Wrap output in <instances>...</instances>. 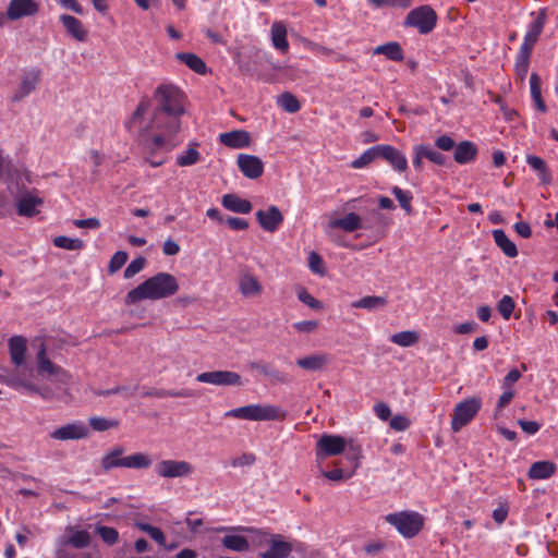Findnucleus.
<instances>
[{
	"instance_id": "nucleus-1",
	"label": "nucleus",
	"mask_w": 558,
	"mask_h": 558,
	"mask_svg": "<svg viewBox=\"0 0 558 558\" xmlns=\"http://www.w3.org/2000/svg\"><path fill=\"white\" fill-rule=\"evenodd\" d=\"M157 105L151 118L153 128H166L167 132L178 133L180 118L184 113V93L174 84H160L154 93Z\"/></svg>"
},
{
	"instance_id": "nucleus-2",
	"label": "nucleus",
	"mask_w": 558,
	"mask_h": 558,
	"mask_svg": "<svg viewBox=\"0 0 558 558\" xmlns=\"http://www.w3.org/2000/svg\"><path fill=\"white\" fill-rule=\"evenodd\" d=\"M178 291L179 283L174 276L168 272H158L129 291L125 303L132 305L143 300L166 299L174 295Z\"/></svg>"
},
{
	"instance_id": "nucleus-3",
	"label": "nucleus",
	"mask_w": 558,
	"mask_h": 558,
	"mask_svg": "<svg viewBox=\"0 0 558 558\" xmlns=\"http://www.w3.org/2000/svg\"><path fill=\"white\" fill-rule=\"evenodd\" d=\"M124 451L125 450L122 446H116L106 452L100 461L104 472H109L116 468L144 470L148 469L153 464V460L147 453L136 452L123 457Z\"/></svg>"
},
{
	"instance_id": "nucleus-4",
	"label": "nucleus",
	"mask_w": 558,
	"mask_h": 558,
	"mask_svg": "<svg viewBox=\"0 0 558 558\" xmlns=\"http://www.w3.org/2000/svg\"><path fill=\"white\" fill-rule=\"evenodd\" d=\"M225 415L247 421H280L286 418L287 412L272 404H248L231 409Z\"/></svg>"
},
{
	"instance_id": "nucleus-5",
	"label": "nucleus",
	"mask_w": 558,
	"mask_h": 558,
	"mask_svg": "<svg viewBox=\"0 0 558 558\" xmlns=\"http://www.w3.org/2000/svg\"><path fill=\"white\" fill-rule=\"evenodd\" d=\"M385 520L387 523L395 526L405 538L416 536L424 526V517L421 513L411 510L389 513L385 517Z\"/></svg>"
},
{
	"instance_id": "nucleus-6",
	"label": "nucleus",
	"mask_w": 558,
	"mask_h": 558,
	"mask_svg": "<svg viewBox=\"0 0 558 558\" xmlns=\"http://www.w3.org/2000/svg\"><path fill=\"white\" fill-rule=\"evenodd\" d=\"M482 408V399L472 397L458 402L453 409L451 417V429L454 433L460 432L464 426L470 424L477 415Z\"/></svg>"
},
{
	"instance_id": "nucleus-7",
	"label": "nucleus",
	"mask_w": 558,
	"mask_h": 558,
	"mask_svg": "<svg viewBox=\"0 0 558 558\" xmlns=\"http://www.w3.org/2000/svg\"><path fill=\"white\" fill-rule=\"evenodd\" d=\"M437 24V14L429 5L412 9L404 20V25L414 27L420 34H429Z\"/></svg>"
},
{
	"instance_id": "nucleus-8",
	"label": "nucleus",
	"mask_w": 558,
	"mask_h": 558,
	"mask_svg": "<svg viewBox=\"0 0 558 558\" xmlns=\"http://www.w3.org/2000/svg\"><path fill=\"white\" fill-rule=\"evenodd\" d=\"M347 448L345 438L340 435L323 434L316 442L315 457L323 461L328 457H336L344 452Z\"/></svg>"
},
{
	"instance_id": "nucleus-9",
	"label": "nucleus",
	"mask_w": 558,
	"mask_h": 558,
	"mask_svg": "<svg viewBox=\"0 0 558 558\" xmlns=\"http://www.w3.org/2000/svg\"><path fill=\"white\" fill-rule=\"evenodd\" d=\"M531 16H533L534 19L527 25L520 49L532 52L546 24V9H539L537 13L532 12Z\"/></svg>"
},
{
	"instance_id": "nucleus-10",
	"label": "nucleus",
	"mask_w": 558,
	"mask_h": 558,
	"mask_svg": "<svg viewBox=\"0 0 558 558\" xmlns=\"http://www.w3.org/2000/svg\"><path fill=\"white\" fill-rule=\"evenodd\" d=\"M37 372L39 375L46 374L63 384L68 383L71 378L69 372L47 357L46 345L44 343L40 344L37 352Z\"/></svg>"
},
{
	"instance_id": "nucleus-11",
	"label": "nucleus",
	"mask_w": 558,
	"mask_h": 558,
	"mask_svg": "<svg viewBox=\"0 0 558 558\" xmlns=\"http://www.w3.org/2000/svg\"><path fill=\"white\" fill-rule=\"evenodd\" d=\"M155 472L163 478L185 477L193 473V466L183 460H161L156 464Z\"/></svg>"
},
{
	"instance_id": "nucleus-12",
	"label": "nucleus",
	"mask_w": 558,
	"mask_h": 558,
	"mask_svg": "<svg viewBox=\"0 0 558 558\" xmlns=\"http://www.w3.org/2000/svg\"><path fill=\"white\" fill-rule=\"evenodd\" d=\"M196 380L215 386H241V376L232 371L204 372L197 375Z\"/></svg>"
},
{
	"instance_id": "nucleus-13",
	"label": "nucleus",
	"mask_w": 558,
	"mask_h": 558,
	"mask_svg": "<svg viewBox=\"0 0 558 558\" xmlns=\"http://www.w3.org/2000/svg\"><path fill=\"white\" fill-rule=\"evenodd\" d=\"M89 428L82 421H74L66 425L60 426L50 433V437L56 440H78L87 438Z\"/></svg>"
},
{
	"instance_id": "nucleus-14",
	"label": "nucleus",
	"mask_w": 558,
	"mask_h": 558,
	"mask_svg": "<svg viewBox=\"0 0 558 558\" xmlns=\"http://www.w3.org/2000/svg\"><path fill=\"white\" fill-rule=\"evenodd\" d=\"M39 12V3L35 0H10L7 9V17L17 21L23 17L34 16Z\"/></svg>"
},
{
	"instance_id": "nucleus-15",
	"label": "nucleus",
	"mask_w": 558,
	"mask_h": 558,
	"mask_svg": "<svg viewBox=\"0 0 558 558\" xmlns=\"http://www.w3.org/2000/svg\"><path fill=\"white\" fill-rule=\"evenodd\" d=\"M44 199L36 195L35 191H24L16 199V213L21 217H34L39 210L38 207L43 206Z\"/></svg>"
},
{
	"instance_id": "nucleus-16",
	"label": "nucleus",
	"mask_w": 558,
	"mask_h": 558,
	"mask_svg": "<svg viewBox=\"0 0 558 558\" xmlns=\"http://www.w3.org/2000/svg\"><path fill=\"white\" fill-rule=\"evenodd\" d=\"M149 128L151 130L160 131V133L155 134L151 137H145V131H143L140 133L142 142L169 154L177 145L173 141L177 133L167 132L166 128H153L151 124Z\"/></svg>"
},
{
	"instance_id": "nucleus-17",
	"label": "nucleus",
	"mask_w": 558,
	"mask_h": 558,
	"mask_svg": "<svg viewBox=\"0 0 558 558\" xmlns=\"http://www.w3.org/2000/svg\"><path fill=\"white\" fill-rule=\"evenodd\" d=\"M41 80V71L33 68L24 72L17 92L13 95V101H20L33 93Z\"/></svg>"
},
{
	"instance_id": "nucleus-18",
	"label": "nucleus",
	"mask_w": 558,
	"mask_h": 558,
	"mask_svg": "<svg viewBox=\"0 0 558 558\" xmlns=\"http://www.w3.org/2000/svg\"><path fill=\"white\" fill-rule=\"evenodd\" d=\"M236 163L243 175L248 179H257L264 172L262 159L254 155L240 154Z\"/></svg>"
},
{
	"instance_id": "nucleus-19",
	"label": "nucleus",
	"mask_w": 558,
	"mask_h": 558,
	"mask_svg": "<svg viewBox=\"0 0 558 558\" xmlns=\"http://www.w3.org/2000/svg\"><path fill=\"white\" fill-rule=\"evenodd\" d=\"M256 219L262 229L267 232H275L283 222L281 211L275 205L269 206L266 210H258L256 213Z\"/></svg>"
},
{
	"instance_id": "nucleus-20",
	"label": "nucleus",
	"mask_w": 558,
	"mask_h": 558,
	"mask_svg": "<svg viewBox=\"0 0 558 558\" xmlns=\"http://www.w3.org/2000/svg\"><path fill=\"white\" fill-rule=\"evenodd\" d=\"M291 543L284 541L281 534L274 535L264 551L259 553L260 558H287L292 553Z\"/></svg>"
},
{
	"instance_id": "nucleus-21",
	"label": "nucleus",
	"mask_w": 558,
	"mask_h": 558,
	"mask_svg": "<svg viewBox=\"0 0 558 558\" xmlns=\"http://www.w3.org/2000/svg\"><path fill=\"white\" fill-rule=\"evenodd\" d=\"M380 158L389 162L398 172H404L408 169L405 155L391 145H380Z\"/></svg>"
},
{
	"instance_id": "nucleus-22",
	"label": "nucleus",
	"mask_w": 558,
	"mask_h": 558,
	"mask_svg": "<svg viewBox=\"0 0 558 558\" xmlns=\"http://www.w3.org/2000/svg\"><path fill=\"white\" fill-rule=\"evenodd\" d=\"M239 292L244 298H256L263 293V286L252 272H243L239 278Z\"/></svg>"
},
{
	"instance_id": "nucleus-23",
	"label": "nucleus",
	"mask_w": 558,
	"mask_h": 558,
	"mask_svg": "<svg viewBox=\"0 0 558 558\" xmlns=\"http://www.w3.org/2000/svg\"><path fill=\"white\" fill-rule=\"evenodd\" d=\"M219 142L230 148H245L251 144V136L244 130H234L219 134Z\"/></svg>"
},
{
	"instance_id": "nucleus-24",
	"label": "nucleus",
	"mask_w": 558,
	"mask_h": 558,
	"mask_svg": "<svg viewBox=\"0 0 558 558\" xmlns=\"http://www.w3.org/2000/svg\"><path fill=\"white\" fill-rule=\"evenodd\" d=\"M150 108V100L147 97H144L138 102L136 109L132 113L130 120L125 122V128L130 132H137L141 133L142 131V124L144 122V117L148 112Z\"/></svg>"
},
{
	"instance_id": "nucleus-25",
	"label": "nucleus",
	"mask_w": 558,
	"mask_h": 558,
	"mask_svg": "<svg viewBox=\"0 0 558 558\" xmlns=\"http://www.w3.org/2000/svg\"><path fill=\"white\" fill-rule=\"evenodd\" d=\"M478 154L477 146L471 141H462L457 144L453 159L459 165H466L473 161Z\"/></svg>"
},
{
	"instance_id": "nucleus-26",
	"label": "nucleus",
	"mask_w": 558,
	"mask_h": 558,
	"mask_svg": "<svg viewBox=\"0 0 558 558\" xmlns=\"http://www.w3.org/2000/svg\"><path fill=\"white\" fill-rule=\"evenodd\" d=\"M250 368L258 372L265 377L269 378L272 383L276 384H286L288 383L287 376L276 369L271 364L264 361H254L248 364Z\"/></svg>"
},
{
	"instance_id": "nucleus-27",
	"label": "nucleus",
	"mask_w": 558,
	"mask_h": 558,
	"mask_svg": "<svg viewBox=\"0 0 558 558\" xmlns=\"http://www.w3.org/2000/svg\"><path fill=\"white\" fill-rule=\"evenodd\" d=\"M27 340L23 336H13L9 339V352L14 365L21 366L25 363Z\"/></svg>"
},
{
	"instance_id": "nucleus-28",
	"label": "nucleus",
	"mask_w": 558,
	"mask_h": 558,
	"mask_svg": "<svg viewBox=\"0 0 558 558\" xmlns=\"http://www.w3.org/2000/svg\"><path fill=\"white\" fill-rule=\"evenodd\" d=\"M60 21L64 28L74 39L77 41H85L87 38V29L83 23L75 16L63 14L60 16Z\"/></svg>"
},
{
	"instance_id": "nucleus-29",
	"label": "nucleus",
	"mask_w": 558,
	"mask_h": 558,
	"mask_svg": "<svg viewBox=\"0 0 558 558\" xmlns=\"http://www.w3.org/2000/svg\"><path fill=\"white\" fill-rule=\"evenodd\" d=\"M221 204L226 209L236 214H248L253 208L250 201L241 198L236 194L232 193L223 195Z\"/></svg>"
},
{
	"instance_id": "nucleus-30",
	"label": "nucleus",
	"mask_w": 558,
	"mask_h": 558,
	"mask_svg": "<svg viewBox=\"0 0 558 558\" xmlns=\"http://www.w3.org/2000/svg\"><path fill=\"white\" fill-rule=\"evenodd\" d=\"M175 59L199 75H205L208 71L203 59L193 52H178Z\"/></svg>"
},
{
	"instance_id": "nucleus-31",
	"label": "nucleus",
	"mask_w": 558,
	"mask_h": 558,
	"mask_svg": "<svg viewBox=\"0 0 558 558\" xmlns=\"http://www.w3.org/2000/svg\"><path fill=\"white\" fill-rule=\"evenodd\" d=\"M330 228L341 229L345 232H354L362 229V219L356 213H349L342 218L329 222Z\"/></svg>"
},
{
	"instance_id": "nucleus-32",
	"label": "nucleus",
	"mask_w": 558,
	"mask_h": 558,
	"mask_svg": "<svg viewBox=\"0 0 558 558\" xmlns=\"http://www.w3.org/2000/svg\"><path fill=\"white\" fill-rule=\"evenodd\" d=\"M271 44L275 49L286 53L289 50V43L287 39V28L281 22H275L270 28Z\"/></svg>"
},
{
	"instance_id": "nucleus-33",
	"label": "nucleus",
	"mask_w": 558,
	"mask_h": 558,
	"mask_svg": "<svg viewBox=\"0 0 558 558\" xmlns=\"http://www.w3.org/2000/svg\"><path fill=\"white\" fill-rule=\"evenodd\" d=\"M493 238L496 245L507 257L513 258L518 256L517 245L507 236L502 229L493 230Z\"/></svg>"
},
{
	"instance_id": "nucleus-34",
	"label": "nucleus",
	"mask_w": 558,
	"mask_h": 558,
	"mask_svg": "<svg viewBox=\"0 0 558 558\" xmlns=\"http://www.w3.org/2000/svg\"><path fill=\"white\" fill-rule=\"evenodd\" d=\"M556 472L555 463L550 461L534 462L529 470V477L533 480H547Z\"/></svg>"
},
{
	"instance_id": "nucleus-35",
	"label": "nucleus",
	"mask_w": 558,
	"mask_h": 558,
	"mask_svg": "<svg viewBox=\"0 0 558 558\" xmlns=\"http://www.w3.org/2000/svg\"><path fill=\"white\" fill-rule=\"evenodd\" d=\"M142 148L144 153V160L147 162L150 167L157 168L166 163L168 157V153L155 148L144 142H142Z\"/></svg>"
},
{
	"instance_id": "nucleus-36",
	"label": "nucleus",
	"mask_w": 558,
	"mask_h": 558,
	"mask_svg": "<svg viewBox=\"0 0 558 558\" xmlns=\"http://www.w3.org/2000/svg\"><path fill=\"white\" fill-rule=\"evenodd\" d=\"M388 304V300L386 296L380 295H366L361 298L360 300L353 301L351 303V307L353 308H363L366 311H375L378 308H383Z\"/></svg>"
},
{
	"instance_id": "nucleus-37",
	"label": "nucleus",
	"mask_w": 558,
	"mask_h": 558,
	"mask_svg": "<svg viewBox=\"0 0 558 558\" xmlns=\"http://www.w3.org/2000/svg\"><path fill=\"white\" fill-rule=\"evenodd\" d=\"M526 163L537 172L538 179L543 184H549L551 182V173L546 162L538 156L527 155Z\"/></svg>"
},
{
	"instance_id": "nucleus-38",
	"label": "nucleus",
	"mask_w": 558,
	"mask_h": 558,
	"mask_svg": "<svg viewBox=\"0 0 558 558\" xmlns=\"http://www.w3.org/2000/svg\"><path fill=\"white\" fill-rule=\"evenodd\" d=\"M329 359L326 354H313L296 360V365L303 369L316 372L322 369Z\"/></svg>"
},
{
	"instance_id": "nucleus-39",
	"label": "nucleus",
	"mask_w": 558,
	"mask_h": 558,
	"mask_svg": "<svg viewBox=\"0 0 558 558\" xmlns=\"http://www.w3.org/2000/svg\"><path fill=\"white\" fill-rule=\"evenodd\" d=\"M232 530L246 531V532L251 533L253 545L257 548L265 547V549L267 548L268 544L270 543V541L272 539V537L275 535L268 531L255 529V527L238 526V527H232Z\"/></svg>"
},
{
	"instance_id": "nucleus-40",
	"label": "nucleus",
	"mask_w": 558,
	"mask_h": 558,
	"mask_svg": "<svg viewBox=\"0 0 558 558\" xmlns=\"http://www.w3.org/2000/svg\"><path fill=\"white\" fill-rule=\"evenodd\" d=\"M374 53L384 54L387 59L398 62L402 61L404 58L402 48L397 41H390L376 47Z\"/></svg>"
},
{
	"instance_id": "nucleus-41",
	"label": "nucleus",
	"mask_w": 558,
	"mask_h": 558,
	"mask_svg": "<svg viewBox=\"0 0 558 558\" xmlns=\"http://www.w3.org/2000/svg\"><path fill=\"white\" fill-rule=\"evenodd\" d=\"M2 383H4L7 386H9L10 388H12L16 391H25L28 393H39L40 392L39 387H37L36 385H34L31 381L23 380L15 375L5 376L2 379Z\"/></svg>"
},
{
	"instance_id": "nucleus-42",
	"label": "nucleus",
	"mask_w": 558,
	"mask_h": 558,
	"mask_svg": "<svg viewBox=\"0 0 558 558\" xmlns=\"http://www.w3.org/2000/svg\"><path fill=\"white\" fill-rule=\"evenodd\" d=\"M221 544L225 548L236 553H243L250 549L247 538L242 535H226L221 538Z\"/></svg>"
},
{
	"instance_id": "nucleus-43",
	"label": "nucleus",
	"mask_w": 558,
	"mask_h": 558,
	"mask_svg": "<svg viewBox=\"0 0 558 558\" xmlns=\"http://www.w3.org/2000/svg\"><path fill=\"white\" fill-rule=\"evenodd\" d=\"M530 88H531V97H532L537 110L541 112H545L547 110V108L542 98L541 77L535 72H533L530 76Z\"/></svg>"
},
{
	"instance_id": "nucleus-44",
	"label": "nucleus",
	"mask_w": 558,
	"mask_h": 558,
	"mask_svg": "<svg viewBox=\"0 0 558 558\" xmlns=\"http://www.w3.org/2000/svg\"><path fill=\"white\" fill-rule=\"evenodd\" d=\"M197 144L194 143L193 146H189L187 149L179 154L175 158V163L179 167H190L194 166L201 160V153L196 149Z\"/></svg>"
},
{
	"instance_id": "nucleus-45",
	"label": "nucleus",
	"mask_w": 558,
	"mask_h": 558,
	"mask_svg": "<svg viewBox=\"0 0 558 558\" xmlns=\"http://www.w3.org/2000/svg\"><path fill=\"white\" fill-rule=\"evenodd\" d=\"M377 158H380V145H375L366 149L359 158L351 162V167L354 169H362L367 167Z\"/></svg>"
},
{
	"instance_id": "nucleus-46",
	"label": "nucleus",
	"mask_w": 558,
	"mask_h": 558,
	"mask_svg": "<svg viewBox=\"0 0 558 558\" xmlns=\"http://www.w3.org/2000/svg\"><path fill=\"white\" fill-rule=\"evenodd\" d=\"M531 54V51L519 48L514 62V71L517 75L521 78V81L525 80L527 75Z\"/></svg>"
},
{
	"instance_id": "nucleus-47",
	"label": "nucleus",
	"mask_w": 558,
	"mask_h": 558,
	"mask_svg": "<svg viewBox=\"0 0 558 558\" xmlns=\"http://www.w3.org/2000/svg\"><path fill=\"white\" fill-rule=\"evenodd\" d=\"M389 340L395 344H398L403 348H408V347H412L415 343H417L420 340V337L416 331L405 330V331H400V332L391 335Z\"/></svg>"
},
{
	"instance_id": "nucleus-48",
	"label": "nucleus",
	"mask_w": 558,
	"mask_h": 558,
	"mask_svg": "<svg viewBox=\"0 0 558 558\" xmlns=\"http://www.w3.org/2000/svg\"><path fill=\"white\" fill-rule=\"evenodd\" d=\"M347 448L344 450L347 459L353 463L354 469L360 464L362 459V445L353 438H345Z\"/></svg>"
},
{
	"instance_id": "nucleus-49",
	"label": "nucleus",
	"mask_w": 558,
	"mask_h": 558,
	"mask_svg": "<svg viewBox=\"0 0 558 558\" xmlns=\"http://www.w3.org/2000/svg\"><path fill=\"white\" fill-rule=\"evenodd\" d=\"M277 104L282 110L289 113H295L301 109V104L298 98L289 92L281 94L278 97Z\"/></svg>"
},
{
	"instance_id": "nucleus-50",
	"label": "nucleus",
	"mask_w": 558,
	"mask_h": 558,
	"mask_svg": "<svg viewBox=\"0 0 558 558\" xmlns=\"http://www.w3.org/2000/svg\"><path fill=\"white\" fill-rule=\"evenodd\" d=\"M53 245L69 251H78L84 247V242L77 238L59 235L53 239Z\"/></svg>"
},
{
	"instance_id": "nucleus-51",
	"label": "nucleus",
	"mask_w": 558,
	"mask_h": 558,
	"mask_svg": "<svg viewBox=\"0 0 558 558\" xmlns=\"http://www.w3.org/2000/svg\"><path fill=\"white\" fill-rule=\"evenodd\" d=\"M89 426L96 432H106L119 426V421L107 418L102 416H90L88 420Z\"/></svg>"
},
{
	"instance_id": "nucleus-52",
	"label": "nucleus",
	"mask_w": 558,
	"mask_h": 558,
	"mask_svg": "<svg viewBox=\"0 0 558 558\" xmlns=\"http://www.w3.org/2000/svg\"><path fill=\"white\" fill-rule=\"evenodd\" d=\"M66 543L74 548L82 549L89 545L90 535L86 530H76L72 532Z\"/></svg>"
},
{
	"instance_id": "nucleus-53",
	"label": "nucleus",
	"mask_w": 558,
	"mask_h": 558,
	"mask_svg": "<svg viewBox=\"0 0 558 558\" xmlns=\"http://www.w3.org/2000/svg\"><path fill=\"white\" fill-rule=\"evenodd\" d=\"M391 193L395 195V197L399 202L401 208L405 213L411 214V211H412L411 203L413 199L412 193L410 191L402 190L399 186H393L391 189Z\"/></svg>"
},
{
	"instance_id": "nucleus-54",
	"label": "nucleus",
	"mask_w": 558,
	"mask_h": 558,
	"mask_svg": "<svg viewBox=\"0 0 558 558\" xmlns=\"http://www.w3.org/2000/svg\"><path fill=\"white\" fill-rule=\"evenodd\" d=\"M136 527L141 530L142 532L147 533L155 542H157L159 545H163L166 542V537L163 532L149 523L146 522H136Z\"/></svg>"
},
{
	"instance_id": "nucleus-55",
	"label": "nucleus",
	"mask_w": 558,
	"mask_h": 558,
	"mask_svg": "<svg viewBox=\"0 0 558 558\" xmlns=\"http://www.w3.org/2000/svg\"><path fill=\"white\" fill-rule=\"evenodd\" d=\"M514 307V301L510 295H504L497 303V311L506 320L511 317Z\"/></svg>"
},
{
	"instance_id": "nucleus-56",
	"label": "nucleus",
	"mask_w": 558,
	"mask_h": 558,
	"mask_svg": "<svg viewBox=\"0 0 558 558\" xmlns=\"http://www.w3.org/2000/svg\"><path fill=\"white\" fill-rule=\"evenodd\" d=\"M97 533L107 545H113L119 539L118 530L111 526L100 525L97 527Z\"/></svg>"
},
{
	"instance_id": "nucleus-57",
	"label": "nucleus",
	"mask_w": 558,
	"mask_h": 558,
	"mask_svg": "<svg viewBox=\"0 0 558 558\" xmlns=\"http://www.w3.org/2000/svg\"><path fill=\"white\" fill-rule=\"evenodd\" d=\"M423 151L422 155H425V158L428 159L430 162L437 165V166H444L446 163V156L441 154L438 150H435L429 145L421 144Z\"/></svg>"
},
{
	"instance_id": "nucleus-58",
	"label": "nucleus",
	"mask_w": 558,
	"mask_h": 558,
	"mask_svg": "<svg viewBox=\"0 0 558 558\" xmlns=\"http://www.w3.org/2000/svg\"><path fill=\"white\" fill-rule=\"evenodd\" d=\"M126 260H128L126 252H124V251L116 252L109 262V266H108L109 274L117 272L119 269H121L123 267V265L126 263Z\"/></svg>"
},
{
	"instance_id": "nucleus-59",
	"label": "nucleus",
	"mask_w": 558,
	"mask_h": 558,
	"mask_svg": "<svg viewBox=\"0 0 558 558\" xmlns=\"http://www.w3.org/2000/svg\"><path fill=\"white\" fill-rule=\"evenodd\" d=\"M146 264V259L143 256L134 258L124 269V278L130 279L138 274Z\"/></svg>"
},
{
	"instance_id": "nucleus-60",
	"label": "nucleus",
	"mask_w": 558,
	"mask_h": 558,
	"mask_svg": "<svg viewBox=\"0 0 558 558\" xmlns=\"http://www.w3.org/2000/svg\"><path fill=\"white\" fill-rule=\"evenodd\" d=\"M298 298L302 303H304L305 305L313 310L322 308V303L318 300H316L311 293H308L304 288H301L298 291Z\"/></svg>"
},
{
	"instance_id": "nucleus-61",
	"label": "nucleus",
	"mask_w": 558,
	"mask_h": 558,
	"mask_svg": "<svg viewBox=\"0 0 558 558\" xmlns=\"http://www.w3.org/2000/svg\"><path fill=\"white\" fill-rule=\"evenodd\" d=\"M514 391L512 389H504V392L499 397L496 408L495 416H497L513 399Z\"/></svg>"
},
{
	"instance_id": "nucleus-62",
	"label": "nucleus",
	"mask_w": 558,
	"mask_h": 558,
	"mask_svg": "<svg viewBox=\"0 0 558 558\" xmlns=\"http://www.w3.org/2000/svg\"><path fill=\"white\" fill-rule=\"evenodd\" d=\"M389 425L397 432H404L410 427L411 421L407 416L398 414L390 420Z\"/></svg>"
},
{
	"instance_id": "nucleus-63",
	"label": "nucleus",
	"mask_w": 558,
	"mask_h": 558,
	"mask_svg": "<svg viewBox=\"0 0 558 558\" xmlns=\"http://www.w3.org/2000/svg\"><path fill=\"white\" fill-rule=\"evenodd\" d=\"M308 266L315 274L323 275L325 272L323 259L320 255L314 251L308 255Z\"/></svg>"
},
{
	"instance_id": "nucleus-64",
	"label": "nucleus",
	"mask_w": 558,
	"mask_h": 558,
	"mask_svg": "<svg viewBox=\"0 0 558 558\" xmlns=\"http://www.w3.org/2000/svg\"><path fill=\"white\" fill-rule=\"evenodd\" d=\"M522 377V373L518 368H512L504 377L501 383L502 389H512V386Z\"/></svg>"
}]
</instances>
